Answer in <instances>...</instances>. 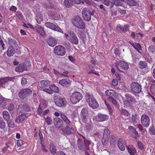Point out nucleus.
I'll list each match as a JSON object with an SVG mask.
<instances>
[{"label":"nucleus","instance_id":"nucleus-1","mask_svg":"<svg viewBox=\"0 0 155 155\" xmlns=\"http://www.w3.org/2000/svg\"><path fill=\"white\" fill-rule=\"evenodd\" d=\"M72 22L73 25L78 28L85 29V24L79 16H77L74 17Z\"/></svg>","mask_w":155,"mask_h":155},{"label":"nucleus","instance_id":"nucleus-2","mask_svg":"<svg viewBox=\"0 0 155 155\" xmlns=\"http://www.w3.org/2000/svg\"><path fill=\"white\" fill-rule=\"evenodd\" d=\"M85 97L86 100L90 107L94 109L98 107V103L92 95L87 93Z\"/></svg>","mask_w":155,"mask_h":155},{"label":"nucleus","instance_id":"nucleus-3","mask_svg":"<svg viewBox=\"0 0 155 155\" xmlns=\"http://www.w3.org/2000/svg\"><path fill=\"white\" fill-rule=\"evenodd\" d=\"M95 12L93 10L91 11L88 8H85L82 10V15L84 21H89L91 19V16L95 13Z\"/></svg>","mask_w":155,"mask_h":155},{"label":"nucleus","instance_id":"nucleus-4","mask_svg":"<svg viewBox=\"0 0 155 155\" xmlns=\"http://www.w3.org/2000/svg\"><path fill=\"white\" fill-rule=\"evenodd\" d=\"M82 94L79 92H76L73 93L70 96V100L71 102L76 104L82 98Z\"/></svg>","mask_w":155,"mask_h":155},{"label":"nucleus","instance_id":"nucleus-5","mask_svg":"<svg viewBox=\"0 0 155 155\" xmlns=\"http://www.w3.org/2000/svg\"><path fill=\"white\" fill-rule=\"evenodd\" d=\"M54 101L56 104L59 107L64 106L67 104L65 99L58 95L54 97Z\"/></svg>","mask_w":155,"mask_h":155},{"label":"nucleus","instance_id":"nucleus-6","mask_svg":"<svg viewBox=\"0 0 155 155\" xmlns=\"http://www.w3.org/2000/svg\"><path fill=\"white\" fill-rule=\"evenodd\" d=\"M32 93L31 90L28 88H25L21 91L19 94V96L22 99H24Z\"/></svg>","mask_w":155,"mask_h":155},{"label":"nucleus","instance_id":"nucleus-7","mask_svg":"<svg viewBox=\"0 0 155 155\" xmlns=\"http://www.w3.org/2000/svg\"><path fill=\"white\" fill-rule=\"evenodd\" d=\"M110 135V132L107 128L104 129L102 143L104 145H105L107 144L109 139Z\"/></svg>","mask_w":155,"mask_h":155},{"label":"nucleus","instance_id":"nucleus-8","mask_svg":"<svg viewBox=\"0 0 155 155\" xmlns=\"http://www.w3.org/2000/svg\"><path fill=\"white\" fill-rule=\"evenodd\" d=\"M54 51L56 54L60 56L64 55L65 53V48L61 45L56 46L54 48Z\"/></svg>","mask_w":155,"mask_h":155},{"label":"nucleus","instance_id":"nucleus-9","mask_svg":"<svg viewBox=\"0 0 155 155\" xmlns=\"http://www.w3.org/2000/svg\"><path fill=\"white\" fill-rule=\"evenodd\" d=\"M45 25L47 27L52 30L63 33V31L59 27L52 23L46 22Z\"/></svg>","mask_w":155,"mask_h":155},{"label":"nucleus","instance_id":"nucleus-10","mask_svg":"<svg viewBox=\"0 0 155 155\" xmlns=\"http://www.w3.org/2000/svg\"><path fill=\"white\" fill-rule=\"evenodd\" d=\"M68 40L72 44L77 45L79 43L78 39L75 34L73 31L70 32V36Z\"/></svg>","mask_w":155,"mask_h":155},{"label":"nucleus","instance_id":"nucleus-11","mask_svg":"<svg viewBox=\"0 0 155 155\" xmlns=\"http://www.w3.org/2000/svg\"><path fill=\"white\" fill-rule=\"evenodd\" d=\"M116 66L119 71L122 72L123 71L122 70H126L129 68L128 64L122 61H120L119 63H117Z\"/></svg>","mask_w":155,"mask_h":155},{"label":"nucleus","instance_id":"nucleus-12","mask_svg":"<svg viewBox=\"0 0 155 155\" xmlns=\"http://www.w3.org/2000/svg\"><path fill=\"white\" fill-rule=\"evenodd\" d=\"M141 123L144 127H147L149 126L150 120L148 115L146 114L142 115L141 117Z\"/></svg>","mask_w":155,"mask_h":155},{"label":"nucleus","instance_id":"nucleus-13","mask_svg":"<svg viewBox=\"0 0 155 155\" xmlns=\"http://www.w3.org/2000/svg\"><path fill=\"white\" fill-rule=\"evenodd\" d=\"M89 114L87 109L83 108L81 110L80 113L81 117L84 122H86L88 117Z\"/></svg>","mask_w":155,"mask_h":155},{"label":"nucleus","instance_id":"nucleus-14","mask_svg":"<svg viewBox=\"0 0 155 155\" xmlns=\"http://www.w3.org/2000/svg\"><path fill=\"white\" fill-rule=\"evenodd\" d=\"M54 123L56 128H60L64 127V123L62 120L60 118L56 117L53 120Z\"/></svg>","mask_w":155,"mask_h":155},{"label":"nucleus","instance_id":"nucleus-15","mask_svg":"<svg viewBox=\"0 0 155 155\" xmlns=\"http://www.w3.org/2000/svg\"><path fill=\"white\" fill-rule=\"evenodd\" d=\"M13 78L10 77H6L0 78V87H5L7 85V82L9 81H12Z\"/></svg>","mask_w":155,"mask_h":155},{"label":"nucleus","instance_id":"nucleus-16","mask_svg":"<svg viewBox=\"0 0 155 155\" xmlns=\"http://www.w3.org/2000/svg\"><path fill=\"white\" fill-rule=\"evenodd\" d=\"M108 118V115L99 113L97 114L96 117V120L98 122H103L107 120Z\"/></svg>","mask_w":155,"mask_h":155},{"label":"nucleus","instance_id":"nucleus-17","mask_svg":"<svg viewBox=\"0 0 155 155\" xmlns=\"http://www.w3.org/2000/svg\"><path fill=\"white\" fill-rule=\"evenodd\" d=\"M48 45L51 47H53L56 45L57 43V41L55 38L52 37H50L46 40Z\"/></svg>","mask_w":155,"mask_h":155},{"label":"nucleus","instance_id":"nucleus-18","mask_svg":"<svg viewBox=\"0 0 155 155\" xmlns=\"http://www.w3.org/2000/svg\"><path fill=\"white\" fill-rule=\"evenodd\" d=\"M129 27V25L127 24L122 26L118 25L117 26V28L119 31L124 33L128 31Z\"/></svg>","mask_w":155,"mask_h":155},{"label":"nucleus","instance_id":"nucleus-19","mask_svg":"<svg viewBox=\"0 0 155 155\" xmlns=\"http://www.w3.org/2000/svg\"><path fill=\"white\" fill-rule=\"evenodd\" d=\"M38 86L41 88L48 87L49 85V81L47 80H43L38 82Z\"/></svg>","mask_w":155,"mask_h":155},{"label":"nucleus","instance_id":"nucleus-20","mask_svg":"<svg viewBox=\"0 0 155 155\" xmlns=\"http://www.w3.org/2000/svg\"><path fill=\"white\" fill-rule=\"evenodd\" d=\"M59 84L64 87H69L71 84V82L69 79H63L59 81Z\"/></svg>","mask_w":155,"mask_h":155},{"label":"nucleus","instance_id":"nucleus-21","mask_svg":"<svg viewBox=\"0 0 155 155\" xmlns=\"http://www.w3.org/2000/svg\"><path fill=\"white\" fill-rule=\"evenodd\" d=\"M26 69V65L24 64H21L16 67L15 71L17 72H22Z\"/></svg>","mask_w":155,"mask_h":155},{"label":"nucleus","instance_id":"nucleus-22","mask_svg":"<svg viewBox=\"0 0 155 155\" xmlns=\"http://www.w3.org/2000/svg\"><path fill=\"white\" fill-rule=\"evenodd\" d=\"M35 29L42 36H44L45 35V31L42 26L37 25L35 26Z\"/></svg>","mask_w":155,"mask_h":155},{"label":"nucleus","instance_id":"nucleus-23","mask_svg":"<svg viewBox=\"0 0 155 155\" xmlns=\"http://www.w3.org/2000/svg\"><path fill=\"white\" fill-rule=\"evenodd\" d=\"M18 107L25 111L29 112L31 110L30 107L26 104L20 105L18 106Z\"/></svg>","mask_w":155,"mask_h":155},{"label":"nucleus","instance_id":"nucleus-24","mask_svg":"<svg viewBox=\"0 0 155 155\" xmlns=\"http://www.w3.org/2000/svg\"><path fill=\"white\" fill-rule=\"evenodd\" d=\"M125 144L121 139H119L118 140V146L119 149L121 151L125 149Z\"/></svg>","mask_w":155,"mask_h":155},{"label":"nucleus","instance_id":"nucleus-25","mask_svg":"<svg viewBox=\"0 0 155 155\" xmlns=\"http://www.w3.org/2000/svg\"><path fill=\"white\" fill-rule=\"evenodd\" d=\"M78 146L79 149L83 151H86L84 145L82 140L78 139L77 140Z\"/></svg>","mask_w":155,"mask_h":155},{"label":"nucleus","instance_id":"nucleus-26","mask_svg":"<svg viewBox=\"0 0 155 155\" xmlns=\"http://www.w3.org/2000/svg\"><path fill=\"white\" fill-rule=\"evenodd\" d=\"M105 93L106 95L110 97L114 96V97H116L117 94L114 91L111 90H107L105 91Z\"/></svg>","mask_w":155,"mask_h":155},{"label":"nucleus","instance_id":"nucleus-27","mask_svg":"<svg viewBox=\"0 0 155 155\" xmlns=\"http://www.w3.org/2000/svg\"><path fill=\"white\" fill-rule=\"evenodd\" d=\"M64 5L67 8H71L73 5V3L72 0H64Z\"/></svg>","mask_w":155,"mask_h":155},{"label":"nucleus","instance_id":"nucleus-28","mask_svg":"<svg viewBox=\"0 0 155 155\" xmlns=\"http://www.w3.org/2000/svg\"><path fill=\"white\" fill-rule=\"evenodd\" d=\"M125 96L126 101H124V103L127 102V103L131 104L134 102V100L130 95L128 94H125Z\"/></svg>","mask_w":155,"mask_h":155},{"label":"nucleus","instance_id":"nucleus-29","mask_svg":"<svg viewBox=\"0 0 155 155\" xmlns=\"http://www.w3.org/2000/svg\"><path fill=\"white\" fill-rule=\"evenodd\" d=\"M60 116L61 118L66 124L68 125H70V124L71 123L70 121L68 119L67 117L63 114V113H60Z\"/></svg>","mask_w":155,"mask_h":155},{"label":"nucleus","instance_id":"nucleus-30","mask_svg":"<svg viewBox=\"0 0 155 155\" xmlns=\"http://www.w3.org/2000/svg\"><path fill=\"white\" fill-rule=\"evenodd\" d=\"M37 22L38 24H40L41 22L43 21V17L42 15L40 13H38L36 16V18Z\"/></svg>","mask_w":155,"mask_h":155},{"label":"nucleus","instance_id":"nucleus-31","mask_svg":"<svg viewBox=\"0 0 155 155\" xmlns=\"http://www.w3.org/2000/svg\"><path fill=\"white\" fill-rule=\"evenodd\" d=\"M127 148L128 151L130 155H134L135 152L136 151V150L134 147L132 145H131L129 146V147H127Z\"/></svg>","mask_w":155,"mask_h":155},{"label":"nucleus","instance_id":"nucleus-32","mask_svg":"<svg viewBox=\"0 0 155 155\" xmlns=\"http://www.w3.org/2000/svg\"><path fill=\"white\" fill-rule=\"evenodd\" d=\"M49 150L51 153L53 154H55L56 153V147L52 143H50L49 146Z\"/></svg>","mask_w":155,"mask_h":155},{"label":"nucleus","instance_id":"nucleus-33","mask_svg":"<svg viewBox=\"0 0 155 155\" xmlns=\"http://www.w3.org/2000/svg\"><path fill=\"white\" fill-rule=\"evenodd\" d=\"M129 129L131 134L133 136L134 139H136V129L133 127L130 126L129 127Z\"/></svg>","mask_w":155,"mask_h":155},{"label":"nucleus","instance_id":"nucleus-34","mask_svg":"<svg viewBox=\"0 0 155 155\" xmlns=\"http://www.w3.org/2000/svg\"><path fill=\"white\" fill-rule=\"evenodd\" d=\"M139 67L141 69L146 68L147 66V64L146 61H140L138 64Z\"/></svg>","mask_w":155,"mask_h":155},{"label":"nucleus","instance_id":"nucleus-35","mask_svg":"<svg viewBox=\"0 0 155 155\" xmlns=\"http://www.w3.org/2000/svg\"><path fill=\"white\" fill-rule=\"evenodd\" d=\"M64 133L66 134H70L71 133L70 128L69 126L67 125L66 127L62 129Z\"/></svg>","mask_w":155,"mask_h":155},{"label":"nucleus","instance_id":"nucleus-36","mask_svg":"<svg viewBox=\"0 0 155 155\" xmlns=\"http://www.w3.org/2000/svg\"><path fill=\"white\" fill-rule=\"evenodd\" d=\"M84 142L85 144L84 146L86 151L89 150V146L91 143L90 141L88 140L86 138H84Z\"/></svg>","mask_w":155,"mask_h":155},{"label":"nucleus","instance_id":"nucleus-37","mask_svg":"<svg viewBox=\"0 0 155 155\" xmlns=\"http://www.w3.org/2000/svg\"><path fill=\"white\" fill-rule=\"evenodd\" d=\"M3 117L4 119L7 121L10 118V116L9 113L6 111H4L3 112Z\"/></svg>","mask_w":155,"mask_h":155},{"label":"nucleus","instance_id":"nucleus-38","mask_svg":"<svg viewBox=\"0 0 155 155\" xmlns=\"http://www.w3.org/2000/svg\"><path fill=\"white\" fill-rule=\"evenodd\" d=\"M14 54V50L12 47L9 48L7 51V54L8 57H11Z\"/></svg>","mask_w":155,"mask_h":155},{"label":"nucleus","instance_id":"nucleus-39","mask_svg":"<svg viewBox=\"0 0 155 155\" xmlns=\"http://www.w3.org/2000/svg\"><path fill=\"white\" fill-rule=\"evenodd\" d=\"M49 88L51 91H53L55 93H58L59 92L58 87L54 85H51L49 87Z\"/></svg>","mask_w":155,"mask_h":155},{"label":"nucleus","instance_id":"nucleus-40","mask_svg":"<svg viewBox=\"0 0 155 155\" xmlns=\"http://www.w3.org/2000/svg\"><path fill=\"white\" fill-rule=\"evenodd\" d=\"M18 116L19 118V122L21 123H22L27 117L26 115L24 114H19Z\"/></svg>","mask_w":155,"mask_h":155},{"label":"nucleus","instance_id":"nucleus-41","mask_svg":"<svg viewBox=\"0 0 155 155\" xmlns=\"http://www.w3.org/2000/svg\"><path fill=\"white\" fill-rule=\"evenodd\" d=\"M116 137L113 135L110 136V143L111 145H115L116 143Z\"/></svg>","mask_w":155,"mask_h":155},{"label":"nucleus","instance_id":"nucleus-42","mask_svg":"<svg viewBox=\"0 0 155 155\" xmlns=\"http://www.w3.org/2000/svg\"><path fill=\"white\" fill-rule=\"evenodd\" d=\"M8 101V100L3 98L1 99L0 101V105L2 107H4L5 106Z\"/></svg>","mask_w":155,"mask_h":155},{"label":"nucleus","instance_id":"nucleus-43","mask_svg":"<svg viewBox=\"0 0 155 155\" xmlns=\"http://www.w3.org/2000/svg\"><path fill=\"white\" fill-rule=\"evenodd\" d=\"M8 41L9 44L11 46V47H12V46H16V45H17L16 43V41L13 39H9Z\"/></svg>","mask_w":155,"mask_h":155},{"label":"nucleus","instance_id":"nucleus-44","mask_svg":"<svg viewBox=\"0 0 155 155\" xmlns=\"http://www.w3.org/2000/svg\"><path fill=\"white\" fill-rule=\"evenodd\" d=\"M136 50L141 54V55H142V47L139 43H138L136 44Z\"/></svg>","mask_w":155,"mask_h":155},{"label":"nucleus","instance_id":"nucleus-45","mask_svg":"<svg viewBox=\"0 0 155 155\" xmlns=\"http://www.w3.org/2000/svg\"><path fill=\"white\" fill-rule=\"evenodd\" d=\"M8 123V126L11 128H14L15 127V124L14 122L10 119L6 121Z\"/></svg>","mask_w":155,"mask_h":155},{"label":"nucleus","instance_id":"nucleus-46","mask_svg":"<svg viewBox=\"0 0 155 155\" xmlns=\"http://www.w3.org/2000/svg\"><path fill=\"white\" fill-rule=\"evenodd\" d=\"M130 88L132 91L136 93V82H132L130 85Z\"/></svg>","mask_w":155,"mask_h":155},{"label":"nucleus","instance_id":"nucleus-47","mask_svg":"<svg viewBox=\"0 0 155 155\" xmlns=\"http://www.w3.org/2000/svg\"><path fill=\"white\" fill-rule=\"evenodd\" d=\"M5 126V123L2 118L0 117V128L4 129Z\"/></svg>","mask_w":155,"mask_h":155},{"label":"nucleus","instance_id":"nucleus-48","mask_svg":"<svg viewBox=\"0 0 155 155\" xmlns=\"http://www.w3.org/2000/svg\"><path fill=\"white\" fill-rule=\"evenodd\" d=\"M45 121L48 125H51L53 122L52 119L49 117L45 118Z\"/></svg>","mask_w":155,"mask_h":155},{"label":"nucleus","instance_id":"nucleus-49","mask_svg":"<svg viewBox=\"0 0 155 155\" xmlns=\"http://www.w3.org/2000/svg\"><path fill=\"white\" fill-rule=\"evenodd\" d=\"M52 18L55 20H59L61 19L60 15L57 14H55L52 15Z\"/></svg>","mask_w":155,"mask_h":155},{"label":"nucleus","instance_id":"nucleus-50","mask_svg":"<svg viewBox=\"0 0 155 155\" xmlns=\"http://www.w3.org/2000/svg\"><path fill=\"white\" fill-rule=\"evenodd\" d=\"M113 3L115 5L117 6H120L121 5L122 3L120 1V0H113Z\"/></svg>","mask_w":155,"mask_h":155},{"label":"nucleus","instance_id":"nucleus-51","mask_svg":"<svg viewBox=\"0 0 155 155\" xmlns=\"http://www.w3.org/2000/svg\"><path fill=\"white\" fill-rule=\"evenodd\" d=\"M149 51L152 54H153L155 52V48H154V46L151 45L149 46L148 48Z\"/></svg>","mask_w":155,"mask_h":155},{"label":"nucleus","instance_id":"nucleus-52","mask_svg":"<svg viewBox=\"0 0 155 155\" xmlns=\"http://www.w3.org/2000/svg\"><path fill=\"white\" fill-rule=\"evenodd\" d=\"M141 91V86L136 82V93H139Z\"/></svg>","mask_w":155,"mask_h":155},{"label":"nucleus","instance_id":"nucleus-53","mask_svg":"<svg viewBox=\"0 0 155 155\" xmlns=\"http://www.w3.org/2000/svg\"><path fill=\"white\" fill-rule=\"evenodd\" d=\"M149 132L153 135H155V129L153 126H152L149 128Z\"/></svg>","mask_w":155,"mask_h":155},{"label":"nucleus","instance_id":"nucleus-54","mask_svg":"<svg viewBox=\"0 0 155 155\" xmlns=\"http://www.w3.org/2000/svg\"><path fill=\"white\" fill-rule=\"evenodd\" d=\"M128 4L130 5L134 6L136 5V2L133 0H127Z\"/></svg>","mask_w":155,"mask_h":155},{"label":"nucleus","instance_id":"nucleus-55","mask_svg":"<svg viewBox=\"0 0 155 155\" xmlns=\"http://www.w3.org/2000/svg\"><path fill=\"white\" fill-rule=\"evenodd\" d=\"M138 148L140 150H142L144 148L143 144L140 141H138L137 142Z\"/></svg>","mask_w":155,"mask_h":155},{"label":"nucleus","instance_id":"nucleus-56","mask_svg":"<svg viewBox=\"0 0 155 155\" xmlns=\"http://www.w3.org/2000/svg\"><path fill=\"white\" fill-rule=\"evenodd\" d=\"M27 83V79L24 78H22L21 79V84L22 86L25 85Z\"/></svg>","mask_w":155,"mask_h":155},{"label":"nucleus","instance_id":"nucleus-57","mask_svg":"<svg viewBox=\"0 0 155 155\" xmlns=\"http://www.w3.org/2000/svg\"><path fill=\"white\" fill-rule=\"evenodd\" d=\"M102 3L105 5L108 6L110 4V1L109 0H102Z\"/></svg>","mask_w":155,"mask_h":155},{"label":"nucleus","instance_id":"nucleus-58","mask_svg":"<svg viewBox=\"0 0 155 155\" xmlns=\"http://www.w3.org/2000/svg\"><path fill=\"white\" fill-rule=\"evenodd\" d=\"M121 114L122 115L124 114L126 116H128L129 114L128 112L125 110L122 109L121 110Z\"/></svg>","mask_w":155,"mask_h":155},{"label":"nucleus","instance_id":"nucleus-59","mask_svg":"<svg viewBox=\"0 0 155 155\" xmlns=\"http://www.w3.org/2000/svg\"><path fill=\"white\" fill-rule=\"evenodd\" d=\"M8 108L9 110L12 111L14 109L13 104L12 103H10L8 105Z\"/></svg>","mask_w":155,"mask_h":155},{"label":"nucleus","instance_id":"nucleus-60","mask_svg":"<svg viewBox=\"0 0 155 155\" xmlns=\"http://www.w3.org/2000/svg\"><path fill=\"white\" fill-rule=\"evenodd\" d=\"M99 8L102 9V11L104 12H107V9L103 5H101L99 6Z\"/></svg>","mask_w":155,"mask_h":155},{"label":"nucleus","instance_id":"nucleus-61","mask_svg":"<svg viewBox=\"0 0 155 155\" xmlns=\"http://www.w3.org/2000/svg\"><path fill=\"white\" fill-rule=\"evenodd\" d=\"M42 109L40 105H39L37 110V113L39 115H41L42 113Z\"/></svg>","mask_w":155,"mask_h":155},{"label":"nucleus","instance_id":"nucleus-62","mask_svg":"<svg viewBox=\"0 0 155 155\" xmlns=\"http://www.w3.org/2000/svg\"><path fill=\"white\" fill-rule=\"evenodd\" d=\"M118 83V81L116 79H114L112 82V84L113 86H115L117 85Z\"/></svg>","mask_w":155,"mask_h":155},{"label":"nucleus","instance_id":"nucleus-63","mask_svg":"<svg viewBox=\"0 0 155 155\" xmlns=\"http://www.w3.org/2000/svg\"><path fill=\"white\" fill-rule=\"evenodd\" d=\"M143 36V34L141 33L136 34V37L139 39H142Z\"/></svg>","mask_w":155,"mask_h":155},{"label":"nucleus","instance_id":"nucleus-64","mask_svg":"<svg viewBox=\"0 0 155 155\" xmlns=\"http://www.w3.org/2000/svg\"><path fill=\"white\" fill-rule=\"evenodd\" d=\"M23 141L21 140H19L17 141V145L18 146H21L23 144Z\"/></svg>","mask_w":155,"mask_h":155}]
</instances>
